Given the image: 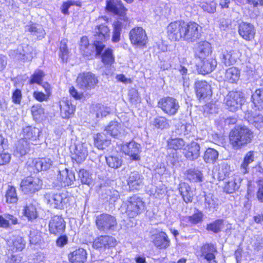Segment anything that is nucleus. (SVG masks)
Here are the masks:
<instances>
[{"label": "nucleus", "mask_w": 263, "mask_h": 263, "mask_svg": "<svg viewBox=\"0 0 263 263\" xmlns=\"http://www.w3.org/2000/svg\"><path fill=\"white\" fill-rule=\"evenodd\" d=\"M31 112L35 120H39L44 114V109L40 104L33 105L31 108Z\"/></svg>", "instance_id": "864d4df0"}, {"label": "nucleus", "mask_w": 263, "mask_h": 263, "mask_svg": "<svg viewBox=\"0 0 263 263\" xmlns=\"http://www.w3.org/2000/svg\"><path fill=\"white\" fill-rule=\"evenodd\" d=\"M24 213L29 220L34 219L37 217L36 209L35 206L32 204H30L25 206L24 210Z\"/></svg>", "instance_id": "8fccbe9b"}, {"label": "nucleus", "mask_w": 263, "mask_h": 263, "mask_svg": "<svg viewBox=\"0 0 263 263\" xmlns=\"http://www.w3.org/2000/svg\"><path fill=\"white\" fill-rule=\"evenodd\" d=\"M106 194H107L106 199L110 203L115 202L119 197V192L115 190L107 191Z\"/></svg>", "instance_id": "0e129e2a"}, {"label": "nucleus", "mask_w": 263, "mask_h": 263, "mask_svg": "<svg viewBox=\"0 0 263 263\" xmlns=\"http://www.w3.org/2000/svg\"><path fill=\"white\" fill-rule=\"evenodd\" d=\"M153 242L157 248L160 249L167 248L170 244L168 236L164 232L153 235Z\"/></svg>", "instance_id": "393cba45"}, {"label": "nucleus", "mask_w": 263, "mask_h": 263, "mask_svg": "<svg viewBox=\"0 0 263 263\" xmlns=\"http://www.w3.org/2000/svg\"><path fill=\"white\" fill-rule=\"evenodd\" d=\"M254 152L250 151L246 154L243 161L240 166V168L242 173L246 174L248 173L249 168L248 165L254 161Z\"/></svg>", "instance_id": "a18cd8bd"}, {"label": "nucleus", "mask_w": 263, "mask_h": 263, "mask_svg": "<svg viewBox=\"0 0 263 263\" xmlns=\"http://www.w3.org/2000/svg\"><path fill=\"white\" fill-rule=\"evenodd\" d=\"M201 251L202 255L204 258L209 262V263H216L215 260V253L217 252L216 248L212 243H207L203 245Z\"/></svg>", "instance_id": "bb28decb"}, {"label": "nucleus", "mask_w": 263, "mask_h": 263, "mask_svg": "<svg viewBox=\"0 0 263 263\" xmlns=\"http://www.w3.org/2000/svg\"><path fill=\"white\" fill-rule=\"evenodd\" d=\"M42 181L38 177L28 176L22 180L20 187L26 194H33L42 188Z\"/></svg>", "instance_id": "6e6552de"}, {"label": "nucleus", "mask_w": 263, "mask_h": 263, "mask_svg": "<svg viewBox=\"0 0 263 263\" xmlns=\"http://www.w3.org/2000/svg\"><path fill=\"white\" fill-rule=\"evenodd\" d=\"M128 98L129 101L134 104L140 102L141 98L137 89L132 88L128 92Z\"/></svg>", "instance_id": "4d7b16f0"}, {"label": "nucleus", "mask_w": 263, "mask_h": 263, "mask_svg": "<svg viewBox=\"0 0 263 263\" xmlns=\"http://www.w3.org/2000/svg\"><path fill=\"white\" fill-rule=\"evenodd\" d=\"M223 226V220L222 219H217L208 224L206 230L212 231L215 233H218L221 231V228Z\"/></svg>", "instance_id": "09e8293b"}, {"label": "nucleus", "mask_w": 263, "mask_h": 263, "mask_svg": "<svg viewBox=\"0 0 263 263\" xmlns=\"http://www.w3.org/2000/svg\"><path fill=\"white\" fill-rule=\"evenodd\" d=\"M98 83V78L91 72L80 73L77 79L78 87L85 91L95 89Z\"/></svg>", "instance_id": "20e7f679"}, {"label": "nucleus", "mask_w": 263, "mask_h": 263, "mask_svg": "<svg viewBox=\"0 0 263 263\" xmlns=\"http://www.w3.org/2000/svg\"><path fill=\"white\" fill-rule=\"evenodd\" d=\"M241 181V178L238 175H234L233 178L226 182L223 187L224 191L228 194L233 193L239 188Z\"/></svg>", "instance_id": "cd10ccee"}, {"label": "nucleus", "mask_w": 263, "mask_h": 263, "mask_svg": "<svg viewBox=\"0 0 263 263\" xmlns=\"http://www.w3.org/2000/svg\"><path fill=\"white\" fill-rule=\"evenodd\" d=\"M13 246L14 249L15 248L16 251H22L25 247V242L24 239L20 236H14L12 239Z\"/></svg>", "instance_id": "6e6d98bb"}, {"label": "nucleus", "mask_w": 263, "mask_h": 263, "mask_svg": "<svg viewBox=\"0 0 263 263\" xmlns=\"http://www.w3.org/2000/svg\"><path fill=\"white\" fill-rule=\"evenodd\" d=\"M106 9L107 11L123 17V19L125 20L126 17L124 15L127 10L120 0H106Z\"/></svg>", "instance_id": "6ab92c4d"}, {"label": "nucleus", "mask_w": 263, "mask_h": 263, "mask_svg": "<svg viewBox=\"0 0 263 263\" xmlns=\"http://www.w3.org/2000/svg\"><path fill=\"white\" fill-rule=\"evenodd\" d=\"M195 55L200 59H205L211 54L212 46L207 41H202L197 43L195 46Z\"/></svg>", "instance_id": "412c9836"}, {"label": "nucleus", "mask_w": 263, "mask_h": 263, "mask_svg": "<svg viewBox=\"0 0 263 263\" xmlns=\"http://www.w3.org/2000/svg\"><path fill=\"white\" fill-rule=\"evenodd\" d=\"M105 130L111 136L117 137L121 133V124L116 121H111L106 127Z\"/></svg>", "instance_id": "c9c22d12"}, {"label": "nucleus", "mask_w": 263, "mask_h": 263, "mask_svg": "<svg viewBox=\"0 0 263 263\" xmlns=\"http://www.w3.org/2000/svg\"><path fill=\"white\" fill-rule=\"evenodd\" d=\"M67 40L63 39L60 42L59 47V56L63 63H67L69 57V50L67 46Z\"/></svg>", "instance_id": "37998d69"}, {"label": "nucleus", "mask_w": 263, "mask_h": 263, "mask_svg": "<svg viewBox=\"0 0 263 263\" xmlns=\"http://www.w3.org/2000/svg\"><path fill=\"white\" fill-rule=\"evenodd\" d=\"M117 240L110 236H101L96 238L93 242V247L100 251L105 250L106 249L112 248L116 246Z\"/></svg>", "instance_id": "ddd939ff"}, {"label": "nucleus", "mask_w": 263, "mask_h": 263, "mask_svg": "<svg viewBox=\"0 0 263 263\" xmlns=\"http://www.w3.org/2000/svg\"><path fill=\"white\" fill-rule=\"evenodd\" d=\"M122 28V24L121 22L117 21L114 24V30L112 37L113 42L117 43L120 41Z\"/></svg>", "instance_id": "5fc2aeb1"}, {"label": "nucleus", "mask_w": 263, "mask_h": 263, "mask_svg": "<svg viewBox=\"0 0 263 263\" xmlns=\"http://www.w3.org/2000/svg\"><path fill=\"white\" fill-rule=\"evenodd\" d=\"M256 109L263 110V89H258L252 96Z\"/></svg>", "instance_id": "e433bc0d"}, {"label": "nucleus", "mask_w": 263, "mask_h": 263, "mask_svg": "<svg viewBox=\"0 0 263 263\" xmlns=\"http://www.w3.org/2000/svg\"><path fill=\"white\" fill-rule=\"evenodd\" d=\"M251 123L258 129L263 128V116L258 115L250 119Z\"/></svg>", "instance_id": "680f3d73"}, {"label": "nucleus", "mask_w": 263, "mask_h": 263, "mask_svg": "<svg viewBox=\"0 0 263 263\" xmlns=\"http://www.w3.org/2000/svg\"><path fill=\"white\" fill-rule=\"evenodd\" d=\"M243 101V96L239 91L229 92L224 99V103L228 109L233 112L236 111L241 107Z\"/></svg>", "instance_id": "9d476101"}, {"label": "nucleus", "mask_w": 263, "mask_h": 263, "mask_svg": "<svg viewBox=\"0 0 263 263\" xmlns=\"http://www.w3.org/2000/svg\"><path fill=\"white\" fill-rule=\"evenodd\" d=\"M238 57V53L234 50L224 51L222 54V62L227 66L234 64Z\"/></svg>", "instance_id": "7c9ffc66"}, {"label": "nucleus", "mask_w": 263, "mask_h": 263, "mask_svg": "<svg viewBox=\"0 0 263 263\" xmlns=\"http://www.w3.org/2000/svg\"><path fill=\"white\" fill-rule=\"evenodd\" d=\"M76 5L77 6H81V4L80 2H74L72 1H69L66 2H64L62 7L61 11L64 14H68V9L71 6Z\"/></svg>", "instance_id": "e2e57ef3"}, {"label": "nucleus", "mask_w": 263, "mask_h": 263, "mask_svg": "<svg viewBox=\"0 0 263 263\" xmlns=\"http://www.w3.org/2000/svg\"><path fill=\"white\" fill-rule=\"evenodd\" d=\"M71 158L78 163L84 161L88 155L87 145L85 143H78L71 148Z\"/></svg>", "instance_id": "f3484780"}, {"label": "nucleus", "mask_w": 263, "mask_h": 263, "mask_svg": "<svg viewBox=\"0 0 263 263\" xmlns=\"http://www.w3.org/2000/svg\"><path fill=\"white\" fill-rule=\"evenodd\" d=\"M93 45L97 54L100 55L105 47L104 43L109 39L110 30L105 24L95 27L93 31Z\"/></svg>", "instance_id": "f03ea898"}, {"label": "nucleus", "mask_w": 263, "mask_h": 263, "mask_svg": "<svg viewBox=\"0 0 263 263\" xmlns=\"http://www.w3.org/2000/svg\"><path fill=\"white\" fill-rule=\"evenodd\" d=\"M93 114H95L96 118L101 119L106 117L110 112V108L101 104H96L93 108Z\"/></svg>", "instance_id": "58836bf2"}, {"label": "nucleus", "mask_w": 263, "mask_h": 263, "mask_svg": "<svg viewBox=\"0 0 263 263\" xmlns=\"http://www.w3.org/2000/svg\"><path fill=\"white\" fill-rule=\"evenodd\" d=\"M45 197L48 203L55 209H63L69 202V198L66 192L46 194Z\"/></svg>", "instance_id": "39448f33"}, {"label": "nucleus", "mask_w": 263, "mask_h": 263, "mask_svg": "<svg viewBox=\"0 0 263 263\" xmlns=\"http://www.w3.org/2000/svg\"><path fill=\"white\" fill-rule=\"evenodd\" d=\"M106 161L109 167L113 168L120 167L122 163V160L118 156L109 155L105 157Z\"/></svg>", "instance_id": "c03bdc74"}, {"label": "nucleus", "mask_w": 263, "mask_h": 263, "mask_svg": "<svg viewBox=\"0 0 263 263\" xmlns=\"http://www.w3.org/2000/svg\"><path fill=\"white\" fill-rule=\"evenodd\" d=\"M154 124L156 128L160 129L166 128L169 126L167 120L162 117L156 118L154 120Z\"/></svg>", "instance_id": "052dcab7"}, {"label": "nucleus", "mask_w": 263, "mask_h": 263, "mask_svg": "<svg viewBox=\"0 0 263 263\" xmlns=\"http://www.w3.org/2000/svg\"><path fill=\"white\" fill-rule=\"evenodd\" d=\"M218 204L216 199L210 194L205 195L204 206L210 212H214L216 211Z\"/></svg>", "instance_id": "a19ab883"}, {"label": "nucleus", "mask_w": 263, "mask_h": 263, "mask_svg": "<svg viewBox=\"0 0 263 263\" xmlns=\"http://www.w3.org/2000/svg\"><path fill=\"white\" fill-rule=\"evenodd\" d=\"M240 72L236 67H231L228 69L225 73V80L230 83L236 82L239 78Z\"/></svg>", "instance_id": "f704fd0d"}, {"label": "nucleus", "mask_w": 263, "mask_h": 263, "mask_svg": "<svg viewBox=\"0 0 263 263\" xmlns=\"http://www.w3.org/2000/svg\"><path fill=\"white\" fill-rule=\"evenodd\" d=\"M9 54L14 59L27 62L31 61L36 54V52L32 46L28 45H21L17 49L11 50Z\"/></svg>", "instance_id": "0eeeda50"}, {"label": "nucleus", "mask_w": 263, "mask_h": 263, "mask_svg": "<svg viewBox=\"0 0 263 263\" xmlns=\"http://www.w3.org/2000/svg\"><path fill=\"white\" fill-rule=\"evenodd\" d=\"M184 175L192 181L196 182L202 181V174L197 170L189 169L184 173Z\"/></svg>", "instance_id": "ea45409f"}, {"label": "nucleus", "mask_w": 263, "mask_h": 263, "mask_svg": "<svg viewBox=\"0 0 263 263\" xmlns=\"http://www.w3.org/2000/svg\"><path fill=\"white\" fill-rule=\"evenodd\" d=\"M201 64L199 66V72L202 74H206L212 72L216 67L217 61L215 59L209 58L202 59Z\"/></svg>", "instance_id": "5701e85b"}, {"label": "nucleus", "mask_w": 263, "mask_h": 263, "mask_svg": "<svg viewBox=\"0 0 263 263\" xmlns=\"http://www.w3.org/2000/svg\"><path fill=\"white\" fill-rule=\"evenodd\" d=\"M78 175L82 183L89 185L92 183V175L87 170L81 169Z\"/></svg>", "instance_id": "de8ad7c7"}, {"label": "nucleus", "mask_w": 263, "mask_h": 263, "mask_svg": "<svg viewBox=\"0 0 263 263\" xmlns=\"http://www.w3.org/2000/svg\"><path fill=\"white\" fill-rule=\"evenodd\" d=\"M144 202L142 198L134 195L127 200L126 213L130 218H134L141 214L144 211Z\"/></svg>", "instance_id": "423d86ee"}, {"label": "nucleus", "mask_w": 263, "mask_h": 263, "mask_svg": "<svg viewBox=\"0 0 263 263\" xmlns=\"http://www.w3.org/2000/svg\"><path fill=\"white\" fill-rule=\"evenodd\" d=\"M49 229L52 234L62 235L65 230V222L63 218L58 215L52 217L49 223Z\"/></svg>", "instance_id": "dca6fc26"}, {"label": "nucleus", "mask_w": 263, "mask_h": 263, "mask_svg": "<svg viewBox=\"0 0 263 263\" xmlns=\"http://www.w3.org/2000/svg\"><path fill=\"white\" fill-rule=\"evenodd\" d=\"M184 189L185 191H182V197L185 203H192L193 198V194L190 187L186 183L182 185V189Z\"/></svg>", "instance_id": "603ef678"}, {"label": "nucleus", "mask_w": 263, "mask_h": 263, "mask_svg": "<svg viewBox=\"0 0 263 263\" xmlns=\"http://www.w3.org/2000/svg\"><path fill=\"white\" fill-rule=\"evenodd\" d=\"M131 43L139 48L146 46L148 37L145 31L141 27H135L129 32Z\"/></svg>", "instance_id": "1a4fd4ad"}, {"label": "nucleus", "mask_w": 263, "mask_h": 263, "mask_svg": "<svg viewBox=\"0 0 263 263\" xmlns=\"http://www.w3.org/2000/svg\"><path fill=\"white\" fill-rule=\"evenodd\" d=\"M57 179L64 186L72 185L76 180L74 173L67 168L59 171Z\"/></svg>", "instance_id": "4be33fe9"}, {"label": "nucleus", "mask_w": 263, "mask_h": 263, "mask_svg": "<svg viewBox=\"0 0 263 263\" xmlns=\"http://www.w3.org/2000/svg\"><path fill=\"white\" fill-rule=\"evenodd\" d=\"M60 113L63 118H69L74 110V106L72 105L70 100L63 98L60 102Z\"/></svg>", "instance_id": "a878e982"}, {"label": "nucleus", "mask_w": 263, "mask_h": 263, "mask_svg": "<svg viewBox=\"0 0 263 263\" xmlns=\"http://www.w3.org/2000/svg\"><path fill=\"white\" fill-rule=\"evenodd\" d=\"M87 255L86 251L79 248L68 254V259L72 263H84L87 260Z\"/></svg>", "instance_id": "b1692460"}, {"label": "nucleus", "mask_w": 263, "mask_h": 263, "mask_svg": "<svg viewBox=\"0 0 263 263\" xmlns=\"http://www.w3.org/2000/svg\"><path fill=\"white\" fill-rule=\"evenodd\" d=\"M180 22L171 23L168 26L170 37L175 41H179L181 39Z\"/></svg>", "instance_id": "473e14b6"}, {"label": "nucleus", "mask_w": 263, "mask_h": 263, "mask_svg": "<svg viewBox=\"0 0 263 263\" xmlns=\"http://www.w3.org/2000/svg\"><path fill=\"white\" fill-rule=\"evenodd\" d=\"M258 191L257 198L260 202H263V178H260L257 181Z\"/></svg>", "instance_id": "69168bd1"}, {"label": "nucleus", "mask_w": 263, "mask_h": 263, "mask_svg": "<svg viewBox=\"0 0 263 263\" xmlns=\"http://www.w3.org/2000/svg\"><path fill=\"white\" fill-rule=\"evenodd\" d=\"M182 149H183V154L185 158L190 160L197 159L200 155V146L195 142H192L189 144H186V142L182 139Z\"/></svg>", "instance_id": "f8f14e48"}, {"label": "nucleus", "mask_w": 263, "mask_h": 263, "mask_svg": "<svg viewBox=\"0 0 263 263\" xmlns=\"http://www.w3.org/2000/svg\"><path fill=\"white\" fill-rule=\"evenodd\" d=\"M238 33L244 40L251 41L254 37L255 30L252 24L242 22L238 26Z\"/></svg>", "instance_id": "aec40b11"}, {"label": "nucleus", "mask_w": 263, "mask_h": 263, "mask_svg": "<svg viewBox=\"0 0 263 263\" xmlns=\"http://www.w3.org/2000/svg\"><path fill=\"white\" fill-rule=\"evenodd\" d=\"M203 214L200 212L194 214L192 216L189 217V220L193 224H197L202 220Z\"/></svg>", "instance_id": "774afa93"}, {"label": "nucleus", "mask_w": 263, "mask_h": 263, "mask_svg": "<svg viewBox=\"0 0 263 263\" xmlns=\"http://www.w3.org/2000/svg\"><path fill=\"white\" fill-rule=\"evenodd\" d=\"M195 89L197 98L200 100H204L211 97L212 90L211 86L205 81H198L195 83Z\"/></svg>", "instance_id": "a211bd4d"}, {"label": "nucleus", "mask_w": 263, "mask_h": 263, "mask_svg": "<svg viewBox=\"0 0 263 263\" xmlns=\"http://www.w3.org/2000/svg\"><path fill=\"white\" fill-rule=\"evenodd\" d=\"M122 150L125 155L129 156L133 160H139L141 152V145L138 143L132 141L122 146Z\"/></svg>", "instance_id": "4468645a"}, {"label": "nucleus", "mask_w": 263, "mask_h": 263, "mask_svg": "<svg viewBox=\"0 0 263 263\" xmlns=\"http://www.w3.org/2000/svg\"><path fill=\"white\" fill-rule=\"evenodd\" d=\"M183 35L182 37L188 42H194L200 36L199 25L196 23L191 22L182 27Z\"/></svg>", "instance_id": "9b49d317"}, {"label": "nucleus", "mask_w": 263, "mask_h": 263, "mask_svg": "<svg viewBox=\"0 0 263 263\" xmlns=\"http://www.w3.org/2000/svg\"><path fill=\"white\" fill-rule=\"evenodd\" d=\"M200 7L204 11H206L210 13H213L216 11V4L214 2H211L210 3H201L199 5Z\"/></svg>", "instance_id": "bf43d9fd"}, {"label": "nucleus", "mask_w": 263, "mask_h": 263, "mask_svg": "<svg viewBox=\"0 0 263 263\" xmlns=\"http://www.w3.org/2000/svg\"><path fill=\"white\" fill-rule=\"evenodd\" d=\"M24 138L26 139L36 140L39 136L40 130L39 128L31 126H27L23 129Z\"/></svg>", "instance_id": "4c0bfd02"}, {"label": "nucleus", "mask_w": 263, "mask_h": 263, "mask_svg": "<svg viewBox=\"0 0 263 263\" xmlns=\"http://www.w3.org/2000/svg\"><path fill=\"white\" fill-rule=\"evenodd\" d=\"M29 143L24 139H21L16 144L15 153L21 156L25 155L29 149Z\"/></svg>", "instance_id": "79ce46f5"}, {"label": "nucleus", "mask_w": 263, "mask_h": 263, "mask_svg": "<svg viewBox=\"0 0 263 263\" xmlns=\"http://www.w3.org/2000/svg\"><path fill=\"white\" fill-rule=\"evenodd\" d=\"M253 133L246 126H237L229 134L230 143L234 149H239L251 143Z\"/></svg>", "instance_id": "f257e3e1"}, {"label": "nucleus", "mask_w": 263, "mask_h": 263, "mask_svg": "<svg viewBox=\"0 0 263 263\" xmlns=\"http://www.w3.org/2000/svg\"><path fill=\"white\" fill-rule=\"evenodd\" d=\"M43 76L44 73L42 71L38 70L37 71H35L32 76V78L30 80V83H40L42 81Z\"/></svg>", "instance_id": "338daca9"}, {"label": "nucleus", "mask_w": 263, "mask_h": 263, "mask_svg": "<svg viewBox=\"0 0 263 263\" xmlns=\"http://www.w3.org/2000/svg\"><path fill=\"white\" fill-rule=\"evenodd\" d=\"M5 197L6 198V202L9 203H16L18 200L16 190L13 186H9L8 187Z\"/></svg>", "instance_id": "3c124183"}, {"label": "nucleus", "mask_w": 263, "mask_h": 263, "mask_svg": "<svg viewBox=\"0 0 263 263\" xmlns=\"http://www.w3.org/2000/svg\"><path fill=\"white\" fill-rule=\"evenodd\" d=\"M218 152L214 148H208L204 153L203 159L206 163H214L217 159Z\"/></svg>", "instance_id": "49530a36"}, {"label": "nucleus", "mask_w": 263, "mask_h": 263, "mask_svg": "<svg viewBox=\"0 0 263 263\" xmlns=\"http://www.w3.org/2000/svg\"><path fill=\"white\" fill-rule=\"evenodd\" d=\"M95 146L99 149H104L110 144V141L104 133H98L94 137Z\"/></svg>", "instance_id": "2f4dec72"}, {"label": "nucleus", "mask_w": 263, "mask_h": 263, "mask_svg": "<svg viewBox=\"0 0 263 263\" xmlns=\"http://www.w3.org/2000/svg\"><path fill=\"white\" fill-rule=\"evenodd\" d=\"M158 104L165 113L170 115H174L179 108V105L176 100L171 97L162 99Z\"/></svg>", "instance_id": "2eb2a0df"}, {"label": "nucleus", "mask_w": 263, "mask_h": 263, "mask_svg": "<svg viewBox=\"0 0 263 263\" xmlns=\"http://www.w3.org/2000/svg\"><path fill=\"white\" fill-rule=\"evenodd\" d=\"M26 29L30 32L32 35H35L39 40L43 39L45 35V30L39 24H34L27 25L26 26Z\"/></svg>", "instance_id": "72a5a7b5"}, {"label": "nucleus", "mask_w": 263, "mask_h": 263, "mask_svg": "<svg viewBox=\"0 0 263 263\" xmlns=\"http://www.w3.org/2000/svg\"><path fill=\"white\" fill-rule=\"evenodd\" d=\"M102 61L105 64H110L114 62L112 50L107 49L102 55Z\"/></svg>", "instance_id": "13d9d810"}, {"label": "nucleus", "mask_w": 263, "mask_h": 263, "mask_svg": "<svg viewBox=\"0 0 263 263\" xmlns=\"http://www.w3.org/2000/svg\"><path fill=\"white\" fill-rule=\"evenodd\" d=\"M193 70L190 67L189 65L187 67L182 66V79L183 80V85L184 87V91L187 93L189 90L190 86L192 83Z\"/></svg>", "instance_id": "c85d7f7f"}, {"label": "nucleus", "mask_w": 263, "mask_h": 263, "mask_svg": "<svg viewBox=\"0 0 263 263\" xmlns=\"http://www.w3.org/2000/svg\"><path fill=\"white\" fill-rule=\"evenodd\" d=\"M143 183L142 176L137 172H132L128 177L127 184L131 190H138Z\"/></svg>", "instance_id": "c756f323"}, {"label": "nucleus", "mask_w": 263, "mask_h": 263, "mask_svg": "<svg viewBox=\"0 0 263 263\" xmlns=\"http://www.w3.org/2000/svg\"><path fill=\"white\" fill-rule=\"evenodd\" d=\"M95 222L97 229L105 233L115 231L118 224L117 219L114 216L105 213L98 215Z\"/></svg>", "instance_id": "7ed1b4c3"}]
</instances>
